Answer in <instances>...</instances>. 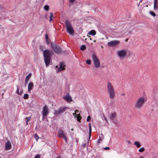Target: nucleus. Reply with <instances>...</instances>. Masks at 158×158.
Instances as JSON below:
<instances>
[{
	"instance_id": "1",
	"label": "nucleus",
	"mask_w": 158,
	"mask_h": 158,
	"mask_svg": "<svg viewBox=\"0 0 158 158\" xmlns=\"http://www.w3.org/2000/svg\"><path fill=\"white\" fill-rule=\"evenodd\" d=\"M147 98L144 97H140L136 100L134 106L137 109H141L147 101Z\"/></svg>"
},
{
	"instance_id": "2",
	"label": "nucleus",
	"mask_w": 158,
	"mask_h": 158,
	"mask_svg": "<svg viewBox=\"0 0 158 158\" xmlns=\"http://www.w3.org/2000/svg\"><path fill=\"white\" fill-rule=\"evenodd\" d=\"M52 53V52L49 50H46L44 52L43 55L44 62L47 66L49 65L51 59V56Z\"/></svg>"
},
{
	"instance_id": "3",
	"label": "nucleus",
	"mask_w": 158,
	"mask_h": 158,
	"mask_svg": "<svg viewBox=\"0 0 158 158\" xmlns=\"http://www.w3.org/2000/svg\"><path fill=\"white\" fill-rule=\"evenodd\" d=\"M107 91L109 95L110 98L113 99L115 97V91L114 87L110 82H108L107 84Z\"/></svg>"
},
{
	"instance_id": "4",
	"label": "nucleus",
	"mask_w": 158,
	"mask_h": 158,
	"mask_svg": "<svg viewBox=\"0 0 158 158\" xmlns=\"http://www.w3.org/2000/svg\"><path fill=\"white\" fill-rule=\"evenodd\" d=\"M65 25L68 33L70 35L73 34L74 30L70 22L68 20H66L65 22Z\"/></svg>"
},
{
	"instance_id": "5",
	"label": "nucleus",
	"mask_w": 158,
	"mask_h": 158,
	"mask_svg": "<svg viewBox=\"0 0 158 158\" xmlns=\"http://www.w3.org/2000/svg\"><path fill=\"white\" fill-rule=\"evenodd\" d=\"M92 57L94 67L97 68H99L100 66V62L97 56L95 54H93Z\"/></svg>"
},
{
	"instance_id": "6",
	"label": "nucleus",
	"mask_w": 158,
	"mask_h": 158,
	"mask_svg": "<svg viewBox=\"0 0 158 158\" xmlns=\"http://www.w3.org/2000/svg\"><path fill=\"white\" fill-rule=\"evenodd\" d=\"M51 47L54 51L56 53L59 54L62 52V50L60 47L55 44H51Z\"/></svg>"
},
{
	"instance_id": "7",
	"label": "nucleus",
	"mask_w": 158,
	"mask_h": 158,
	"mask_svg": "<svg viewBox=\"0 0 158 158\" xmlns=\"http://www.w3.org/2000/svg\"><path fill=\"white\" fill-rule=\"evenodd\" d=\"M117 54L120 58H123L127 55V51L125 50H122L117 52Z\"/></svg>"
},
{
	"instance_id": "8",
	"label": "nucleus",
	"mask_w": 158,
	"mask_h": 158,
	"mask_svg": "<svg viewBox=\"0 0 158 158\" xmlns=\"http://www.w3.org/2000/svg\"><path fill=\"white\" fill-rule=\"evenodd\" d=\"M42 111L43 118H44L46 117L48 113V108L47 105H45V106L43 107Z\"/></svg>"
},
{
	"instance_id": "9",
	"label": "nucleus",
	"mask_w": 158,
	"mask_h": 158,
	"mask_svg": "<svg viewBox=\"0 0 158 158\" xmlns=\"http://www.w3.org/2000/svg\"><path fill=\"white\" fill-rule=\"evenodd\" d=\"M65 107H60L57 110H55L54 113L55 115H58L64 112L66 110Z\"/></svg>"
},
{
	"instance_id": "10",
	"label": "nucleus",
	"mask_w": 158,
	"mask_h": 158,
	"mask_svg": "<svg viewBox=\"0 0 158 158\" xmlns=\"http://www.w3.org/2000/svg\"><path fill=\"white\" fill-rule=\"evenodd\" d=\"M120 43V41L118 40H113L110 41L108 43V45L110 47H114L118 45Z\"/></svg>"
},
{
	"instance_id": "11",
	"label": "nucleus",
	"mask_w": 158,
	"mask_h": 158,
	"mask_svg": "<svg viewBox=\"0 0 158 158\" xmlns=\"http://www.w3.org/2000/svg\"><path fill=\"white\" fill-rule=\"evenodd\" d=\"M65 67V65L63 63H61L60 64L59 67L56 70V72L58 73L59 72H61L62 70L64 69Z\"/></svg>"
},
{
	"instance_id": "12",
	"label": "nucleus",
	"mask_w": 158,
	"mask_h": 158,
	"mask_svg": "<svg viewBox=\"0 0 158 158\" xmlns=\"http://www.w3.org/2000/svg\"><path fill=\"white\" fill-rule=\"evenodd\" d=\"M63 98L65 101L69 102L72 101V100L71 97L69 95V93H67L66 96H63Z\"/></svg>"
},
{
	"instance_id": "13",
	"label": "nucleus",
	"mask_w": 158,
	"mask_h": 158,
	"mask_svg": "<svg viewBox=\"0 0 158 158\" xmlns=\"http://www.w3.org/2000/svg\"><path fill=\"white\" fill-rule=\"evenodd\" d=\"M117 114L116 112H114L111 113L110 116V119L113 122L115 123V119L116 117Z\"/></svg>"
},
{
	"instance_id": "14",
	"label": "nucleus",
	"mask_w": 158,
	"mask_h": 158,
	"mask_svg": "<svg viewBox=\"0 0 158 158\" xmlns=\"http://www.w3.org/2000/svg\"><path fill=\"white\" fill-rule=\"evenodd\" d=\"M58 135L59 137L61 138H63L65 136L64 131L62 129L59 130L58 131Z\"/></svg>"
},
{
	"instance_id": "15",
	"label": "nucleus",
	"mask_w": 158,
	"mask_h": 158,
	"mask_svg": "<svg viewBox=\"0 0 158 158\" xmlns=\"http://www.w3.org/2000/svg\"><path fill=\"white\" fill-rule=\"evenodd\" d=\"M11 144L10 142L8 141L6 143L5 148L6 150L10 149L11 148Z\"/></svg>"
},
{
	"instance_id": "16",
	"label": "nucleus",
	"mask_w": 158,
	"mask_h": 158,
	"mask_svg": "<svg viewBox=\"0 0 158 158\" xmlns=\"http://www.w3.org/2000/svg\"><path fill=\"white\" fill-rule=\"evenodd\" d=\"M158 9V0H154V9L155 10Z\"/></svg>"
},
{
	"instance_id": "17",
	"label": "nucleus",
	"mask_w": 158,
	"mask_h": 158,
	"mask_svg": "<svg viewBox=\"0 0 158 158\" xmlns=\"http://www.w3.org/2000/svg\"><path fill=\"white\" fill-rule=\"evenodd\" d=\"M33 86V83L32 82H30L28 84V91L29 92H30L31 90L32 89Z\"/></svg>"
},
{
	"instance_id": "18",
	"label": "nucleus",
	"mask_w": 158,
	"mask_h": 158,
	"mask_svg": "<svg viewBox=\"0 0 158 158\" xmlns=\"http://www.w3.org/2000/svg\"><path fill=\"white\" fill-rule=\"evenodd\" d=\"M134 144V145L138 148H139L141 147V145L139 142L138 141L135 142Z\"/></svg>"
},
{
	"instance_id": "19",
	"label": "nucleus",
	"mask_w": 158,
	"mask_h": 158,
	"mask_svg": "<svg viewBox=\"0 0 158 158\" xmlns=\"http://www.w3.org/2000/svg\"><path fill=\"white\" fill-rule=\"evenodd\" d=\"M96 34V32L94 30H91L88 33L89 35H94Z\"/></svg>"
},
{
	"instance_id": "20",
	"label": "nucleus",
	"mask_w": 158,
	"mask_h": 158,
	"mask_svg": "<svg viewBox=\"0 0 158 158\" xmlns=\"http://www.w3.org/2000/svg\"><path fill=\"white\" fill-rule=\"evenodd\" d=\"M17 90H16V93L19 95H21L22 93L23 90L22 89L19 92V87L18 85L17 86Z\"/></svg>"
},
{
	"instance_id": "21",
	"label": "nucleus",
	"mask_w": 158,
	"mask_h": 158,
	"mask_svg": "<svg viewBox=\"0 0 158 158\" xmlns=\"http://www.w3.org/2000/svg\"><path fill=\"white\" fill-rule=\"evenodd\" d=\"M89 136L90 137L91 135V127L90 123H89Z\"/></svg>"
},
{
	"instance_id": "22",
	"label": "nucleus",
	"mask_w": 158,
	"mask_h": 158,
	"mask_svg": "<svg viewBox=\"0 0 158 158\" xmlns=\"http://www.w3.org/2000/svg\"><path fill=\"white\" fill-rule=\"evenodd\" d=\"M53 17V15L52 12L50 13V16L49 17V21L50 22H51L52 20V18Z\"/></svg>"
},
{
	"instance_id": "23",
	"label": "nucleus",
	"mask_w": 158,
	"mask_h": 158,
	"mask_svg": "<svg viewBox=\"0 0 158 158\" xmlns=\"http://www.w3.org/2000/svg\"><path fill=\"white\" fill-rule=\"evenodd\" d=\"M86 47L85 45H82L80 48V49L81 51H83L85 49Z\"/></svg>"
},
{
	"instance_id": "24",
	"label": "nucleus",
	"mask_w": 158,
	"mask_h": 158,
	"mask_svg": "<svg viewBox=\"0 0 158 158\" xmlns=\"http://www.w3.org/2000/svg\"><path fill=\"white\" fill-rule=\"evenodd\" d=\"M31 73H29L26 77V79L29 81V79L31 77Z\"/></svg>"
},
{
	"instance_id": "25",
	"label": "nucleus",
	"mask_w": 158,
	"mask_h": 158,
	"mask_svg": "<svg viewBox=\"0 0 158 158\" xmlns=\"http://www.w3.org/2000/svg\"><path fill=\"white\" fill-rule=\"evenodd\" d=\"M76 118H77V120L78 121H80L81 118L80 114H78Z\"/></svg>"
},
{
	"instance_id": "26",
	"label": "nucleus",
	"mask_w": 158,
	"mask_h": 158,
	"mask_svg": "<svg viewBox=\"0 0 158 158\" xmlns=\"http://www.w3.org/2000/svg\"><path fill=\"white\" fill-rule=\"evenodd\" d=\"M44 9L46 10V11H48L49 10V6L48 5H45L44 6Z\"/></svg>"
},
{
	"instance_id": "27",
	"label": "nucleus",
	"mask_w": 158,
	"mask_h": 158,
	"mask_svg": "<svg viewBox=\"0 0 158 158\" xmlns=\"http://www.w3.org/2000/svg\"><path fill=\"white\" fill-rule=\"evenodd\" d=\"M28 98V95L27 94H25L24 95L23 98L24 99H27Z\"/></svg>"
},
{
	"instance_id": "28",
	"label": "nucleus",
	"mask_w": 158,
	"mask_h": 158,
	"mask_svg": "<svg viewBox=\"0 0 158 158\" xmlns=\"http://www.w3.org/2000/svg\"><path fill=\"white\" fill-rule=\"evenodd\" d=\"M150 14L153 17H155L156 15V14L153 11H151L150 12Z\"/></svg>"
},
{
	"instance_id": "29",
	"label": "nucleus",
	"mask_w": 158,
	"mask_h": 158,
	"mask_svg": "<svg viewBox=\"0 0 158 158\" xmlns=\"http://www.w3.org/2000/svg\"><path fill=\"white\" fill-rule=\"evenodd\" d=\"M86 63L87 64H91V61L90 60H87Z\"/></svg>"
},
{
	"instance_id": "30",
	"label": "nucleus",
	"mask_w": 158,
	"mask_h": 158,
	"mask_svg": "<svg viewBox=\"0 0 158 158\" xmlns=\"http://www.w3.org/2000/svg\"><path fill=\"white\" fill-rule=\"evenodd\" d=\"M145 150V149L143 147H142V148H140V149H139V152H143Z\"/></svg>"
},
{
	"instance_id": "31",
	"label": "nucleus",
	"mask_w": 158,
	"mask_h": 158,
	"mask_svg": "<svg viewBox=\"0 0 158 158\" xmlns=\"http://www.w3.org/2000/svg\"><path fill=\"white\" fill-rule=\"evenodd\" d=\"M91 119V117L90 116H89L87 118V122H89Z\"/></svg>"
},
{
	"instance_id": "32",
	"label": "nucleus",
	"mask_w": 158,
	"mask_h": 158,
	"mask_svg": "<svg viewBox=\"0 0 158 158\" xmlns=\"http://www.w3.org/2000/svg\"><path fill=\"white\" fill-rule=\"evenodd\" d=\"M35 138L36 139V140L37 141L39 138V137L38 136V135L37 134H35Z\"/></svg>"
},
{
	"instance_id": "33",
	"label": "nucleus",
	"mask_w": 158,
	"mask_h": 158,
	"mask_svg": "<svg viewBox=\"0 0 158 158\" xmlns=\"http://www.w3.org/2000/svg\"><path fill=\"white\" fill-rule=\"evenodd\" d=\"M31 117H27L26 118L27 122L29 121L31 119Z\"/></svg>"
},
{
	"instance_id": "34",
	"label": "nucleus",
	"mask_w": 158,
	"mask_h": 158,
	"mask_svg": "<svg viewBox=\"0 0 158 158\" xmlns=\"http://www.w3.org/2000/svg\"><path fill=\"white\" fill-rule=\"evenodd\" d=\"M110 149V148L109 147H106L104 148L103 149L104 150H109Z\"/></svg>"
},
{
	"instance_id": "35",
	"label": "nucleus",
	"mask_w": 158,
	"mask_h": 158,
	"mask_svg": "<svg viewBox=\"0 0 158 158\" xmlns=\"http://www.w3.org/2000/svg\"><path fill=\"white\" fill-rule=\"evenodd\" d=\"M45 38L46 39V40H48V35L47 34H46L45 35Z\"/></svg>"
},
{
	"instance_id": "36",
	"label": "nucleus",
	"mask_w": 158,
	"mask_h": 158,
	"mask_svg": "<svg viewBox=\"0 0 158 158\" xmlns=\"http://www.w3.org/2000/svg\"><path fill=\"white\" fill-rule=\"evenodd\" d=\"M73 116H74L75 117V118L77 117V115H76V113H73Z\"/></svg>"
},
{
	"instance_id": "37",
	"label": "nucleus",
	"mask_w": 158,
	"mask_h": 158,
	"mask_svg": "<svg viewBox=\"0 0 158 158\" xmlns=\"http://www.w3.org/2000/svg\"><path fill=\"white\" fill-rule=\"evenodd\" d=\"M34 158H40V156L39 155H37Z\"/></svg>"
},
{
	"instance_id": "38",
	"label": "nucleus",
	"mask_w": 158,
	"mask_h": 158,
	"mask_svg": "<svg viewBox=\"0 0 158 158\" xmlns=\"http://www.w3.org/2000/svg\"><path fill=\"white\" fill-rule=\"evenodd\" d=\"M103 139V137L102 138V137H99V140L100 141H102V140Z\"/></svg>"
},
{
	"instance_id": "39",
	"label": "nucleus",
	"mask_w": 158,
	"mask_h": 158,
	"mask_svg": "<svg viewBox=\"0 0 158 158\" xmlns=\"http://www.w3.org/2000/svg\"><path fill=\"white\" fill-rule=\"evenodd\" d=\"M75 0H69V1L70 3L73 2Z\"/></svg>"
},
{
	"instance_id": "40",
	"label": "nucleus",
	"mask_w": 158,
	"mask_h": 158,
	"mask_svg": "<svg viewBox=\"0 0 158 158\" xmlns=\"http://www.w3.org/2000/svg\"><path fill=\"white\" fill-rule=\"evenodd\" d=\"M63 138H64V139L65 140V141L66 142H67V138L66 137V136H64V137Z\"/></svg>"
},
{
	"instance_id": "41",
	"label": "nucleus",
	"mask_w": 158,
	"mask_h": 158,
	"mask_svg": "<svg viewBox=\"0 0 158 158\" xmlns=\"http://www.w3.org/2000/svg\"><path fill=\"white\" fill-rule=\"evenodd\" d=\"M28 80H27L26 79H25V85H26L27 84L28 82Z\"/></svg>"
},
{
	"instance_id": "42",
	"label": "nucleus",
	"mask_w": 158,
	"mask_h": 158,
	"mask_svg": "<svg viewBox=\"0 0 158 158\" xmlns=\"http://www.w3.org/2000/svg\"><path fill=\"white\" fill-rule=\"evenodd\" d=\"M40 50L41 51H43V49L42 48H43V47L42 46L40 45Z\"/></svg>"
},
{
	"instance_id": "43",
	"label": "nucleus",
	"mask_w": 158,
	"mask_h": 158,
	"mask_svg": "<svg viewBox=\"0 0 158 158\" xmlns=\"http://www.w3.org/2000/svg\"><path fill=\"white\" fill-rule=\"evenodd\" d=\"M86 143H84L83 144L82 146L83 147H85L86 146Z\"/></svg>"
},
{
	"instance_id": "44",
	"label": "nucleus",
	"mask_w": 158,
	"mask_h": 158,
	"mask_svg": "<svg viewBox=\"0 0 158 158\" xmlns=\"http://www.w3.org/2000/svg\"><path fill=\"white\" fill-rule=\"evenodd\" d=\"M46 43L48 44H49V42L48 40H46Z\"/></svg>"
},
{
	"instance_id": "45",
	"label": "nucleus",
	"mask_w": 158,
	"mask_h": 158,
	"mask_svg": "<svg viewBox=\"0 0 158 158\" xmlns=\"http://www.w3.org/2000/svg\"><path fill=\"white\" fill-rule=\"evenodd\" d=\"M75 113H77L78 112V110H75Z\"/></svg>"
},
{
	"instance_id": "46",
	"label": "nucleus",
	"mask_w": 158,
	"mask_h": 158,
	"mask_svg": "<svg viewBox=\"0 0 158 158\" xmlns=\"http://www.w3.org/2000/svg\"><path fill=\"white\" fill-rule=\"evenodd\" d=\"M127 142L129 144H130L131 143V142L130 141H127Z\"/></svg>"
},
{
	"instance_id": "47",
	"label": "nucleus",
	"mask_w": 158,
	"mask_h": 158,
	"mask_svg": "<svg viewBox=\"0 0 158 158\" xmlns=\"http://www.w3.org/2000/svg\"><path fill=\"white\" fill-rule=\"evenodd\" d=\"M104 117V119H105V120L107 122V119H106V118L105 117Z\"/></svg>"
},
{
	"instance_id": "48",
	"label": "nucleus",
	"mask_w": 158,
	"mask_h": 158,
	"mask_svg": "<svg viewBox=\"0 0 158 158\" xmlns=\"http://www.w3.org/2000/svg\"><path fill=\"white\" fill-rule=\"evenodd\" d=\"M142 1V0H141L140 1V2H139V4H138V6H139V4H140V2H141Z\"/></svg>"
},
{
	"instance_id": "49",
	"label": "nucleus",
	"mask_w": 158,
	"mask_h": 158,
	"mask_svg": "<svg viewBox=\"0 0 158 158\" xmlns=\"http://www.w3.org/2000/svg\"><path fill=\"white\" fill-rule=\"evenodd\" d=\"M56 158H61V157L60 156H59L58 157H57Z\"/></svg>"
},
{
	"instance_id": "50",
	"label": "nucleus",
	"mask_w": 158,
	"mask_h": 158,
	"mask_svg": "<svg viewBox=\"0 0 158 158\" xmlns=\"http://www.w3.org/2000/svg\"><path fill=\"white\" fill-rule=\"evenodd\" d=\"M88 37V38H89L90 40H91V37L90 36H89Z\"/></svg>"
},
{
	"instance_id": "51",
	"label": "nucleus",
	"mask_w": 158,
	"mask_h": 158,
	"mask_svg": "<svg viewBox=\"0 0 158 158\" xmlns=\"http://www.w3.org/2000/svg\"><path fill=\"white\" fill-rule=\"evenodd\" d=\"M26 124L27 125L28 124V122H27V121H26Z\"/></svg>"
},
{
	"instance_id": "52",
	"label": "nucleus",
	"mask_w": 158,
	"mask_h": 158,
	"mask_svg": "<svg viewBox=\"0 0 158 158\" xmlns=\"http://www.w3.org/2000/svg\"><path fill=\"white\" fill-rule=\"evenodd\" d=\"M139 158H144L143 156H140Z\"/></svg>"
},
{
	"instance_id": "53",
	"label": "nucleus",
	"mask_w": 158,
	"mask_h": 158,
	"mask_svg": "<svg viewBox=\"0 0 158 158\" xmlns=\"http://www.w3.org/2000/svg\"><path fill=\"white\" fill-rule=\"evenodd\" d=\"M58 67V66H56V67H55V68H56H56H57Z\"/></svg>"
},
{
	"instance_id": "54",
	"label": "nucleus",
	"mask_w": 158,
	"mask_h": 158,
	"mask_svg": "<svg viewBox=\"0 0 158 158\" xmlns=\"http://www.w3.org/2000/svg\"><path fill=\"white\" fill-rule=\"evenodd\" d=\"M125 94H122V95H125Z\"/></svg>"
},
{
	"instance_id": "55",
	"label": "nucleus",
	"mask_w": 158,
	"mask_h": 158,
	"mask_svg": "<svg viewBox=\"0 0 158 158\" xmlns=\"http://www.w3.org/2000/svg\"><path fill=\"white\" fill-rule=\"evenodd\" d=\"M45 18H46L47 19V18L46 17V15L45 16Z\"/></svg>"
},
{
	"instance_id": "56",
	"label": "nucleus",
	"mask_w": 158,
	"mask_h": 158,
	"mask_svg": "<svg viewBox=\"0 0 158 158\" xmlns=\"http://www.w3.org/2000/svg\"><path fill=\"white\" fill-rule=\"evenodd\" d=\"M94 42H96V40H94V41H93Z\"/></svg>"
},
{
	"instance_id": "57",
	"label": "nucleus",
	"mask_w": 158,
	"mask_h": 158,
	"mask_svg": "<svg viewBox=\"0 0 158 158\" xmlns=\"http://www.w3.org/2000/svg\"><path fill=\"white\" fill-rule=\"evenodd\" d=\"M127 40H126V41L127 42Z\"/></svg>"
}]
</instances>
